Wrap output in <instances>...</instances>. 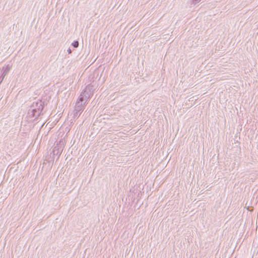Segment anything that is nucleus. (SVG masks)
Instances as JSON below:
<instances>
[{
	"label": "nucleus",
	"mask_w": 258,
	"mask_h": 258,
	"mask_svg": "<svg viewBox=\"0 0 258 258\" xmlns=\"http://www.w3.org/2000/svg\"><path fill=\"white\" fill-rule=\"evenodd\" d=\"M61 143H62V141L60 140L54 146L52 150L53 155H58L59 157L61 155L64 148V144L63 143L61 144Z\"/></svg>",
	"instance_id": "nucleus-1"
},
{
	"label": "nucleus",
	"mask_w": 258,
	"mask_h": 258,
	"mask_svg": "<svg viewBox=\"0 0 258 258\" xmlns=\"http://www.w3.org/2000/svg\"><path fill=\"white\" fill-rule=\"evenodd\" d=\"M44 107V102L41 100H38L35 102H34L31 106V109L34 108L35 110L38 112V113H41Z\"/></svg>",
	"instance_id": "nucleus-2"
},
{
	"label": "nucleus",
	"mask_w": 258,
	"mask_h": 258,
	"mask_svg": "<svg viewBox=\"0 0 258 258\" xmlns=\"http://www.w3.org/2000/svg\"><path fill=\"white\" fill-rule=\"evenodd\" d=\"M93 86L91 85H88L86 89L82 92L83 94H84V96L85 99V101L84 102V104L87 102L88 99L90 97L92 94Z\"/></svg>",
	"instance_id": "nucleus-3"
},
{
	"label": "nucleus",
	"mask_w": 258,
	"mask_h": 258,
	"mask_svg": "<svg viewBox=\"0 0 258 258\" xmlns=\"http://www.w3.org/2000/svg\"><path fill=\"white\" fill-rule=\"evenodd\" d=\"M83 110V106L82 105V104L80 103L79 102H76L73 117L74 118H78V117L80 115V113H79V112Z\"/></svg>",
	"instance_id": "nucleus-4"
},
{
	"label": "nucleus",
	"mask_w": 258,
	"mask_h": 258,
	"mask_svg": "<svg viewBox=\"0 0 258 258\" xmlns=\"http://www.w3.org/2000/svg\"><path fill=\"white\" fill-rule=\"evenodd\" d=\"M10 70V68L9 66L3 67L0 74V84L3 81L5 76L7 75Z\"/></svg>",
	"instance_id": "nucleus-5"
},
{
	"label": "nucleus",
	"mask_w": 258,
	"mask_h": 258,
	"mask_svg": "<svg viewBox=\"0 0 258 258\" xmlns=\"http://www.w3.org/2000/svg\"><path fill=\"white\" fill-rule=\"evenodd\" d=\"M41 114H42V113H38L37 111H36L35 110V109H34V108L30 109L29 110L28 112V115L29 116V118L35 117V119H38L39 116Z\"/></svg>",
	"instance_id": "nucleus-6"
},
{
	"label": "nucleus",
	"mask_w": 258,
	"mask_h": 258,
	"mask_svg": "<svg viewBox=\"0 0 258 258\" xmlns=\"http://www.w3.org/2000/svg\"><path fill=\"white\" fill-rule=\"evenodd\" d=\"M84 94H83L82 92L81 95H80L78 100L77 102H79L80 103L82 104V105L83 106L84 102L85 101V99L84 96Z\"/></svg>",
	"instance_id": "nucleus-7"
},
{
	"label": "nucleus",
	"mask_w": 258,
	"mask_h": 258,
	"mask_svg": "<svg viewBox=\"0 0 258 258\" xmlns=\"http://www.w3.org/2000/svg\"><path fill=\"white\" fill-rule=\"evenodd\" d=\"M72 45L74 48H77L79 46V42L78 41H74L72 43Z\"/></svg>",
	"instance_id": "nucleus-8"
},
{
	"label": "nucleus",
	"mask_w": 258,
	"mask_h": 258,
	"mask_svg": "<svg viewBox=\"0 0 258 258\" xmlns=\"http://www.w3.org/2000/svg\"><path fill=\"white\" fill-rule=\"evenodd\" d=\"M201 0H192V3L194 4H197L198 3L200 2Z\"/></svg>",
	"instance_id": "nucleus-9"
},
{
	"label": "nucleus",
	"mask_w": 258,
	"mask_h": 258,
	"mask_svg": "<svg viewBox=\"0 0 258 258\" xmlns=\"http://www.w3.org/2000/svg\"><path fill=\"white\" fill-rule=\"evenodd\" d=\"M68 52L69 54H71L72 52V50H71V49L70 48H69L68 49Z\"/></svg>",
	"instance_id": "nucleus-10"
}]
</instances>
